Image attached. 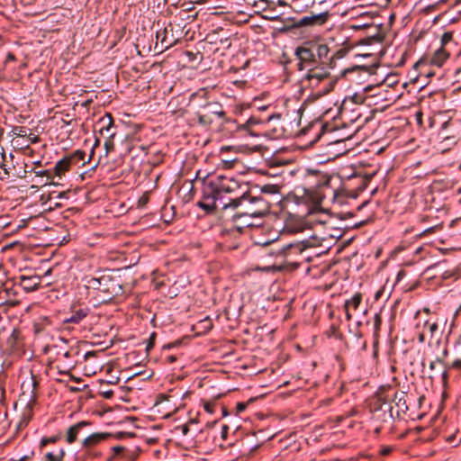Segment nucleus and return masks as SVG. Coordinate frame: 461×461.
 Masks as SVG:
<instances>
[{
	"instance_id": "1",
	"label": "nucleus",
	"mask_w": 461,
	"mask_h": 461,
	"mask_svg": "<svg viewBox=\"0 0 461 461\" xmlns=\"http://www.w3.org/2000/svg\"><path fill=\"white\" fill-rule=\"evenodd\" d=\"M209 186L211 197H207L205 202L199 203L200 207L207 212H225L244 191L242 189L245 185L231 176L219 175L210 181Z\"/></svg>"
},
{
	"instance_id": "2",
	"label": "nucleus",
	"mask_w": 461,
	"mask_h": 461,
	"mask_svg": "<svg viewBox=\"0 0 461 461\" xmlns=\"http://www.w3.org/2000/svg\"><path fill=\"white\" fill-rule=\"evenodd\" d=\"M231 205L229 210L236 211L232 216L234 220L262 218L270 209L269 203L262 197L251 196L247 191H243L240 196L236 197Z\"/></svg>"
},
{
	"instance_id": "3",
	"label": "nucleus",
	"mask_w": 461,
	"mask_h": 461,
	"mask_svg": "<svg viewBox=\"0 0 461 461\" xmlns=\"http://www.w3.org/2000/svg\"><path fill=\"white\" fill-rule=\"evenodd\" d=\"M304 80L312 88H319L316 95L321 96L329 94L335 86L336 80L330 76L328 68L316 66L310 68L304 76Z\"/></svg>"
},
{
	"instance_id": "4",
	"label": "nucleus",
	"mask_w": 461,
	"mask_h": 461,
	"mask_svg": "<svg viewBox=\"0 0 461 461\" xmlns=\"http://www.w3.org/2000/svg\"><path fill=\"white\" fill-rule=\"evenodd\" d=\"M319 245V240L316 238L304 240L298 242H292L286 245H284L280 249H277L276 254L279 256H284L286 258V262L294 265L295 267L300 266L299 263L294 262L292 258H290L293 255H299L303 252L307 248H312Z\"/></svg>"
},
{
	"instance_id": "5",
	"label": "nucleus",
	"mask_w": 461,
	"mask_h": 461,
	"mask_svg": "<svg viewBox=\"0 0 461 461\" xmlns=\"http://www.w3.org/2000/svg\"><path fill=\"white\" fill-rule=\"evenodd\" d=\"M22 396L28 402H32L36 397V387L38 381L31 370L24 371L20 375Z\"/></svg>"
},
{
	"instance_id": "6",
	"label": "nucleus",
	"mask_w": 461,
	"mask_h": 461,
	"mask_svg": "<svg viewBox=\"0 0 461 461\" xmlns=\"http://www.w3.org/2000/svg\"><path fill=\"white\" fill-rule=\"evenodd\" d=\"M305 181L308 186L303 188L297 187L295 191L297 193L303 191V195H311L313 187H327L330 185V177L319 172H309Z\"/></svg>"
},
{
	"instance_id": "7",
	"label": "nucleus",
	"mask_w": 461,
	"mask_h": 461,
	"mask_svg": "<svg viewBox=\"0 0 461 461\" xmlns=\"http://www.w3.org/2000/svg\"><path fill=\"white\" fill-rule=\"evenodd\" d=\"M294 54L299 60L297 66L298 69L301 71L305 69L308 70L310 68H314L318 64L314 50L312 46H300L296 48Z\"/></svg>"
},
{
	"instance_id": "8",
	"label": "nucleus",
	"mask_w": 461,
	"mask_h": 461,
	"mask_svg": "<svg viewBox=\"0 0 461 461\" xmlns=\"http://www.w3.org/2000/svg\"><path fill=\"white\" fill-rule=\"evenodd\" d=\"M97 126H99V131L101 134H104V132L108 135V140L104 143V147L106 149V152H110L113 149V142L110 139L113 138L115 135L114 132L111 131V129L113 126V120L111 114H105L102 118L99 119L97 122Z\"/></svg>"
},
{
	"instance_id": "9",
	"label": "nucleus",
	"mask_w": 461,
	"mask_h": 461,
	"mask_svg": "<svg viewBox=\"0 0 461 461\" xmlns=\"http://www.w3.org/2000/svg\"><path fill=\"white\" fill-rule=\"evenodd\" d=\"M41 284V277L38 275L21 276L19 277V285L23 290L32 292L39 288Z\"/></svg>"
},
{
	"instance_id": "10",
	"label": "nucleus",
	"mask_w": 461,
	"mask_h": 461,
	"mask_svg": "<svg viewBox=\"0 0 461 461\" xmlns=\"http://www.w3.org/2000/svg\"><path fill=\"white\" fill-rule=\"evenodd\" d=\"M329 18L328 13H321L317 14H312L303 16L299 21V25L301 26H313V25H322L324 24Z\"/></svg>"
},
{
	"instance_id": "11",
	"label": "nucleus",
	"mask_w": 461,
	"mask_h": 461,
	"mask_svg": "<svg viewBox=\"0 0 461 461\" xmlns=\"http://www.w3.org/2000/svg\"><path fill=\"white\" fill-rule=\"evenodd\" d=\"M362 301V295L359 293L355 294L350 299L347 300L344 304L346 318L351 321L353 312L357 311Z\"/></svg>"
},
{
	"instance_id": "12",
	"label": "nucleus",
	"mask_w": 461,
	"mask_h": 461,
	"mask_svg": "<svg viewBox=\"0 0 461 461\" xmlns=\"http://www.w3.org/2000/svg\"><path fill=\"white\" fill-rule=\"evenodd\" d=\"M450 56L449 51L444 48H438L432 54L429 63L438 68H441L443 64L448 59Z\"/></svg>"
},
{
	"instance_id": "13",
	"label": "nucleus",
	"mask_w": 461,
	"mask_h": 461,
	"mask_svg": "<svg viewBox=\"0 0 461 461\" xmlns=\"http://www.w3.org/2000/svg\"><path fill=\"white\" fill-rule=\"evenodd\" d=\"M312 48L314 50L315 57L317 59L318 63L323 65L329 59V52L330 49L327 44H315L312 45Z\"/></svg>"
},
{
	"instance_id": "14",
	"label": "nucleus",
	"mask_w": 461,
	"mask_h": 461,
	"mask_svg": "<svg viewBox=\"0 0 461 461\" xmlns=\"http://www.w3.org/2000/svg\"><path fill=\"white\" fill-rule=\"evenodd\" d=\"M108 437V433H93L83 440L82 445L84 447L90 448L99 444Z\"/></svg>"
},
{
	"instance_id": "15",
	"label": "nucleus",
	"mask_w": 461,
	"mask_h": 461,
	"mask_svg": "<svg viewBox=\"0 0 461 461\" xmlns=\"http://www.w3.org/2000/svg\"><path fill=\"white\" fill-rule=\"evenodd\" d=\"M438 325L437 322H429L424 321L423 323V330L418 333V339L420 343H423L426 339V334L429 333L431 337L434 336V333L438 331Z\"/></svg>"
},
{
	"instance_id": "16",
	"label": "nucleus",
	"mask_w": 461,
	"mask_h": 461,
	"mask_svg": "<svg viewBox=\"0 0 461 461\" xmlns=\"http://www.w3.org/2000/svg\"><path fill=\"white\" fill-rule=\"evenodd\" d=\"M89 425L87 421H80L68 428L67 431V442L72 444L76 441L79 431L86 426Z\"/></svg>"
},
{
	"instance_id": "17",
	"label": "nucleus",
	"mask_w": 461,
	"mask_h": 461,
	"mask_svg": "<svg viewBox=\"0 0 461 461\" xmlns=\"http://www.w3.org/2000/svg\"><path fill=\"white\" fill-rule=\"evenodd\" d=\"M72 165L74 164L71 161V158H69L68 156L61 158L56 163L54 167L55 175L58 176H61L63 174L69 170Z\"/></svg>"
},
{
	"instance_id": "18",
	"label": "nucleus",
	"mask_w": 461,
	"mask_h": 461,
	"mask_svg": "<svg viewBox=\"0 0 461 461\" xmlns=\"http://www.w3.org/2000/svg\"><path fill=\"white\" fill-rule=\"evenodd\" d=\"M204 112L207 114H210V117L212 118V116H217L219 118H222L225 116V113L222 110L221 105L219 103L212 102V103H207L203 106Z\"/></svg>"
},
{
	"instance_id": "19",
	"label": "nucleus",
	"mask_w": 461,
	"mask_h": 461,
	"mask_svg": "<svg viewBox=\"0 0 461 461\" xmlns=\"http://www.w3.org/2000/svg\"><path fill=\"white\" fill-rule=\"evenodd\" d=\"M88 313L86 309H79L69 318L64 321L65 323H79Z\"/></svg>"
},
{
	"instance_id": "20",
	"label": "nucleus",
	"mask_w": 461,
	"mask_h": 461,
	"mask_svg": "<svg viewBox=\"0 0 461 461\" xmlns=\"http://www.w3.org/2000/svg\"><path fill=\"white\" fill-rule=\"evenodd\" d=\"M196 118L198 123L202 126H209L212 123V118L210 117V114H207L205 112L203 113H197Z\"/></svg>"
},
{
	"instance_id": "21",
	"label": "nucleus",
	"mask_w": 461,
	"mask_h": 461,
	"mask_svg": "<svg viewBox=\"0 0 461 461\" xmlns=\"http://www.w3.org/2000/svg\"><path fill=\"white\" fill-rule=\"evenodd\" d=\"M65 456V451L63 449H59L58 453L49 452L45 455V458L47 461H62Z\"/></svg>"
},
{
	"instance_id": "22",
	"label": "nucleus",
	"mask_w": 461,
	"mask_h": 461,
	"mask_svg": "<svg viewBox=\"0 0 461 461\" xmlns=\"http://www.w3.org/2000/svg\"><path fill=\"white\" fill-rule=\"evenodd\" d=\"M68 157L71 158V161L73 162V164H76L79 161L85 160L86 153L83 150L77 149L71 153L70 155H68Z\"/></svg>"
},
{
	"instance_id": "23",
	"label": "nucleus",
	"mask_w": 461,
	"mask_h": 461,
	"mask_svg": "<svg viewBox=\"0 0 461 461\" xmlns=\"http://www.w3.org/2000/svg\"><path fill=\"white\" fill-rule=\"evenodd\" d=\"M453 41V32H446L443 33L440 42V48L447 49V46Z\"/></svg>"
},
{
	"instance_id": "24",
	"label": "nucleus",
	"mask_w": 461,
	"mask_h": 461,
	"mask_svg": "<svg viewBox=\"0 0 461 461\" xmlns=\"http://www.w3.org/2000/svg\"><path fill=\"white\" fill-rule=\"evenodd\" d=\"M258 218H242L240 219V225L242 227H258L259 224L255 221ZM238 221L239 220H235Z\"/></svg>"
},
{
	"instance_id": "25",
	"label": "nucleus",
	"mask_w": 461,
	"mask_h": 461,
	"mask_svg": "<svg viewBox=\"0 0 461 461\" xmlns=\"http://www.w3.org/2000/svg\"><path fill=\"white\" fill-rule=\"evenodd\" d=\"M60 439V436H53L49 438H42L40 442L41 448L44 447L48 444H54Z\"/></svg>"
},
{
	"instance_id": "26",
	"label": "nucleus",
	"mask_w": 461,
	"mask_h": 461,
	"mask_svg": "<svg viewBox=\"0 0 461 461\" xmlns=\"http://www.w3.org/2000/svg\"><path fill=\"white\" fill-rule=\"evenodd\" d=\"M28 130L25 127L15 126L12 130V135L15 137H26Z\"/></svg>"
},
{
	"instance_id": "27",
	"label": "nucleus",
	"mask_w": 461,
	"mask_h": 461,
	"mask_svg": "<svg viewBox=\"0 0 461 461\" xmlns=\"http://www.w3.org/2000/svg\"><path fill=\"white\" fill-rule=\"evenodd\" d=\"M279 188L276 185H264L261 187V192L266 194H276Z\"/></svg>"
},
{
	"instance_id": "28",
	"label": "nucleus",
	"mask_w": 461,
	"mask_h": 461,
	"mask_svg": "<svg viewBox=\"0 0 461 461\" xmlns=\"http://www.w3.org/2000/svg\"><path fill=\"white\" fill-rule=\"evenodd\" d=\"M89 286H91L94 289H100L101 285V279L100 278H91L88 281Z\"/></svg>"
},
{
	"instance_id": "29",
	"label": "nucleus",
	"mask_w": 461,
	"mask_h": 461,
	"mask_svg": "<svg viewBox=\"0 0 461 461\" xmlns=\"http://www.w3.org/2000/svg\"><path fill=\"white\" fill-rule=\"evenodd\" d=\"M450 369L456 370L461 373V359H456L454 360L451 365L449 366Z\"/></svg>"
},
{
	"instance_id": "30",
	"label": "nucleus",
	"mask_w": 461,
	"mask_h": 461,
	"mask_svg": "<svg viewBox=\"0 0 461 461\" xmlns=\"http://www.w3.org/2000/svg\"><path fill=\"white\" fill-rule=\"evenodd\" d=\"M456 436L455 434H452L447 438V441L450 444H453L454 447L458 446L461 443V438H459L457 441L456 440Z\"/></svg>"
},
{
	"instance_id": "31",
	"label": "nucleus",
	"mask_w": 461,
	"mask_h": 461,
	"mask_svg": "<svg viewBox=\"0 0 461 461\" xmlns=\"http://www.w3.org/2000/svg\"><path fill=\"white\" fill-rule=\"evenodd\" d=\"M214 407H215V405L211 402H205L203 405L204 410L209 413L214 412Z\"/></svg>"
},
{
	"instance_id": "32",
	"label": "nucleus",
	"mask_w": 461,
	"mask_h": 461,
	"mask_svg": "<svg viewBox=\"0 0 461 461\" xmlns=\"http://www.w3.org/2000/svg\"><path fill=\"white\" fill-rule=\"evenodd\" d=\"M382 320L380 314L376 313L375 316V329L377 330L380 329Z\"/></svg>"
},
{
	"instance_id": "33",
	"label": "nucleus",
	"mask_w": 461,
	"mask_h": 461,
	"mask_svg": "<svg viewBox=\"0 0 461 461\" xmlns=\"http://www.w3.org/2000/svg\"><path fill=\"white\" fill-rule=\"evenodd\" d=\"M447 353H448V351H447V347H444L443 351H442V355L437 357V361L439 362V363H442L444 358L447 356Z\"/></svg>"
},
{
	"instance_id": "34",
	"label": "nucleus",
	"mask_w": 461,
	"mask_h": 461,
	"mask_svg": "<svg viewBox=\"0 0 461 461\" xmlns=\"http://www.w3.org/2000/svg\"><path fill=\"white\" fill-rule=\"evenodd\" d=\"M26 137L32 143H37L40 140V138L32 133L27 134Z\"/></svg>"
},
{
	"instance_id": "35",
	"label": "nucleus",
	"mask_w": 461,
	"mask_h": 461,
	"mask_svg": "<svg viewBox=\"0 0 461 461\" xmlns=\"http://www.w3.org/2000/svg\"><path fill=\"white\" fill-rule=\"evenodd\" d=\"M228 431H229V427L227 425H223L222 428H221V438H222V439H226L227 438Z\"/></svg>"
},
{
	"instance_id": "36",
	"label": "nucleus",
	"mask_w": 461,
	"mask_h": 461,
	"mask_svg": "<svg viewBox=\"0 0 461 461\" xmlns=\"http://www.w3.org/2000/svg\"><path fill=\"white\" fill-rule=\"evenodd\" d=\"M37 176H46L48 178L51 177V173L50 170H41L36 172Z\"/></svg>"
},
{
	"instance_id": "37",
	"label": "nucleus",
	"mask_w": 461,
	"mask_h": 461,
	"mask_svg": "<svg viewBox=\"0 0 461 461\" xmlns=\"http://www.w3.org/2000/svg\"><path fill=\"white\" fill-rule=\"evenodd\" d=\"M179 429L184 436H186L189 432V427L187 424L181 425Z\"/></svg>"
},
{
	"instance_id": "38",
	"label": "nucleus",
	"mask_w": 461,
	"mask_h": 461,
	"mask_svg": "<svg viewBox=\"0 0 461 461\" xmlns=\"http://www.w3.org/2000/svg\"><path fill=\"white\" fill-rule=\"evenodd\" d=\"M392 452L391 447H384L381 450V455L383 456H388Z\"/></svg>"
},
{
	"instance_id": "39",
	"label": "nucleus",
	"mask_w": 461,
	"mask_h": 461,
	"mask_svg": "<svg viewBox=\"0 0 461 461\" xmlns=\"http://www.w3.org/2000/svg\"><path fill=\"white\" fill-rule=\"evenodd\" d=\"M246 407H247V405H246V403H244V402H239V403L237 404V410H238V411H240V412H241V411H245Z\"/></svg>"
},
{
	"instance_id": "40",
	"label": "nucleus",
	"mask_w": 461,
	"mask_h": 461,
	"mask_svg": "<svg viewBox=\"0 0 461 461\" xmlns=\"http://www.w3.org/2000/svg\"><path fill=\"white\" fill-rule=\"evenodd\" d=\"M15 60V56L12 52H8L6 55L5 62Z\"/></svg>"
},
{
	"instance_id": "41",
	"label": "nucleus",
	"mask_w": 461,
	"mask_h": 461,
	"mask_svg": "<svg viewBox=\"0 0 461 461\" xmlns=\"http://www.w3.org/2000/svg\"><path fill=\"white\" fill-rule=\"evenodd\" d=\"M92 102H93V100H92V99H87V100H86V101L82 102V103L80 104V105H81L82 107H84V108H87V107L92 104Z\"/></svg>"
},
{
	"instance_id": "42",
	"label": "nucleus",
	"mask_w": 461,
	"mask_h": 461,
	"mask_svg": "<svg viewBox=\"0 0 461 461\" xmlns=\"http://www.w3.org/2000/svg\"><path fill=\"white\" fill-rule=\"evenodd\" d=\"M103 395L105 399H111L113 395V391H106V392H104L103 393Z\"/></svg>"
},
{
	"instance_id": "43",
	"label": "nucleus",
	"mask_w": 461,
	"mask_h": 461,
	"mask_svg": "<svg viewBox=\"0 0 461 461\" xmlns=\"http://www.w3.org/2000/svg\"><path fill=\"white\" fill-rule=\"evenodd\" d=\"M124 450V447H121V446H117V447H113V451L116 455L122 453V451Z\"/></svg>"
},
{
	"instance_id": "44",
	"label": "nucleus",
	"mask_w": 461,
	"mask_h": 461,
	"mask_svg": "<svg viewBox=\"0 0 461 461\" xmlns=\"http://www.w3.org/2000/svg\"><path fill=\"white\" fill-rule=\"evenodd\" d=\"M231 149V147L230 146H224L221 149L220 152H221V155H223L225 152L229 151Z\"/></svg>"
},
{
	"instance_id": "45",
	"label": "nucleus",
	"mask_w": 461,
	"mask_h": 461,
	"mask_svg": "<svg viewBox=\"0 0 461 461\" xmlns=\"http://www.w3.org/2000/svg\"><path fill=\"white\" fill-rule=\"evenodd\" d=\"M444 141H448L450 144H454L455 143V140H454V138L453 137H445L444 138V140L442 141V143Z\"/></svg>"
},
{
	"instance_id": "46",
	"label": "nucleus",
	"mask_w": 461,
	"mask_h": 461,
	"mask_svg": "<svg viewBox=\"0 0 461 461\" xmlns=\"http://www.w3.org/2000/svg\"><path fill=\"white\" fill-rule=\"evenodd\" d=\"M437 363H438V362L437 361V358H436L434 361H431V362L429 363V368H430L431 370H434V369L436 368V364H437Z\"/></svg>"
},
{
	"instance_id": "47",
	"label": "nucleus",
	"mask_w": 461,
	"mask_h": 461,
	"mask_svg": "<svg viewBox=\"0 0 461 461\" xmlns=\"http://www.w3.org/2000/svg\"><path fill=\"white\" fill-rule=\"evenodd\" d=\"M365 27H366V25H361V24H353V25H351V28H353L355 30L365 28Z\"/></svg>"
},
{
	"instance_id": "48",
	"label": "nucleus",
	"mask_w": 461,
	"mask_h": 461,
	"mask_svg": "<svg viewBox=\"0 0 461 461\" xmlns=\"http://www.w3.org/2000/svg\"><path fill=\"white\" fill-rule=\"evenodd\" d=\"M355 103H362V97L357 96V95L353 97Z\"/></svg>"
},
{
	"instance_id": "49",
	"label": "nucleus",
	"mask_w": 461,
	"mask_h": 461,
	"mask_svg": "<svg viewBox=\"0 0 461 461\" xmlns=\"http://www.w3.org/2000/svg\"><path fill=\"white\" fill-rule=\"evenodd\" d=\"M274 240H275V239H272V240H266V241H263V242L258 241V243H259V244H262V245L266 246V245L270 244L272 241H274Z\"/></svg>"
},
{
	"instance_id": "50",
	"label": "nucleus",
	"mask_w": 461,
	"mask_h": 461,
	"mask_svg": "<svg viewBox=\"0 0 461 461\" xmlns=\"http://www.w3.org/2000/svg\"><path fill=\"white\" fill-rule=\"evenodd\" d=\"M167 360L168 362L173 363L176 360V357L175 356H169L167 357Z\"/></svg>"
},
{
	"instance_id": "51",
	"label": "nucleus",
	"mask_w": 461,
	"mask_h": 461,
	"mask_svg": "<svg viewBox=\"0 0 461 461\" xmlns=\"http://www.w3.org/2000/svg\"><path fill=\"white\" fill-rule=\"evenodd\" d=\"M255 123H258V122L255 119H253V118H250L247 122V124H255Z\"/></svg>"
},
{
	"instance_id": "52",
	"label": "nucleus",
	"mask_w": 461,
	"mask_h": 461,
	"mask_svg": "<svg viewBox=\"0 0 461 461\" xmlns=\"http://www.w3.org/2000/svg\"><path fill=\"white\" fill-rule=\"evenodd\" d=\"M158 398H160L162 400H167L168 399L167 396L163 395V394L159 395Z\"/></svg>"
},
{
	"instance_id": "53",
	"label": "nucleus",
	"mask_w": 461,
	"mask_h": 461,
	"mask_svg": "<svg viewBox=\"0 0 461 461\" xmlns=\"http://www.w3.org/2000/svg\"><path fill=\"white\" fill-rule=\"evenodd\" d=\"M330 402H331V399H327L324 401V404L329 405L330 403Z\"/></svg>"
},
{
	"instance_id": "54",
	"label": "nucleus",
	"mask_w": 461,
	"mask_h": 461,
	"mask_svg": "<svg viewBox=\"0 0 461 461\" xmlns=\"http://www.w3.org/2000/svg\"><path fill=\"white\" fill-rule=\"evenodd\" d=\"M402 275H403V272H402V271H400V272L398 273V279H399L400 277H402Z\"/></svg>"
},
{
	"instance_id": "55",
	"label": "nucleus",
	"mask_w": 461,
	"mask_h": 461,
	"mask_svg": "<svg viewBox=\"0 0 461 461\" xmlns=\"http://www.w3.org/2000/svg\"><path fill=\"white\" fill-rule=\"evenodd\" d=\"M402 275H403V272H402V271H400V272L398 273V279H399L400 277H402Z\"/></svg>"
},
{
	"instance_id": "56",
	"label": "nucleus",
	"mask_w": 461,
	"mask_h": 461,
	"mask_svg": "<svg viewBox=\"0 0 461 461\" xmlns=\"http://www.w3.org/2000/svg\"><path fill=\"white\" fill-rule=\"evenodd\" d=\"M28 458L27 456L21 457L20 461H25Z\"/></svg>"
},
{
	"instance_id": "57",
	"label": "nucleus",
	"mask_w": 461,
	"mask_h": 461,
	"mask_svg": "<svg viewBox=\"0 0 461 461\" xmlns=\"http://www.w3.org/2000/svg\"><path fill=\"white\" fill-rule=\"evenodd\" d=\"M353 69H354V68H352V70H353ZM349 71H351V69H345V70L343 71V74L345 75V74H347V73H348V72H349Z\"/></svg>"
},
{
	"instance_id": "58",
	"label": "nucleus",
	"mask_w": 461,
	"mask_h": 461,
	"mask_svg": "<svg viewBox=\"0 0 461 461\" xmlns=\"http://www.w3.org/2000/svg\"><path fill=\"white\" fill-rule=\"evenodd\" d=\"M64 357H69V352H66V353L64 354Z\"/></svg>"
},
{
	"instance_id": "59",
	"label": "nucleus",
	"mask_w": 461,
	"mask_h": 461,
	"mask_svg": "<svg viewBox=\"0 0 461 461\" xmlns=\"http://www.w3.org/2000/svg\"><path fill=\"white\" fill-rule=\"evenodd\" d=\"M402 406L404 407V409H407V406L405 405V402H403Z\"/></svg>"
},
{
	"instance_id": "60",
	"label": "nucleus",
	"mask_w": 461,
	"mask_h": 461,
	"mask_svg": "<svg viewBox=\"0 0 461 461\" xmlns=\"http://www.w3.org/2000/svg\"><path fill=\"white\" fill-rule=\"evenodd\" d=\"M416 328H417V329H419V328H420V323H417Z\"/></svg>"
},
{
	"instance_id": "61",
	"label": "nucleus",
	"mask_w": 461,
	"mask_h": 461,
	"mask_svg": "<svg viewBox=\"0 0 461 461\" xmlns=\"http://www.w3.org/2000/svg\"><path fill=\"white\" fill-rule=\"evenodd\" d=\"M458 193L461 194V188L458 189Z\"/></svg>"
},
{
	"instance_id": "62",
	"label": "nucleus",
	"mask_w": 461,
	"mask_h": 461,
	"mask_svg": "<svg viewBox=\"0 0 461 461\" xmlns=\"http://www.w3.org/2000/svg\"><path fill=\"white\" fill-rule=\"evenodd\" d=\"M458 168H459V170H461V164L459 165Z\"/></svg>"
},
{
	"instance_id": "63",
	"label": "nucleus",
	"mask_w": 461,
	"mask_h": 461,
	"mask_svg": "<svg viewBox=\"0 0 461 461\" xmlns=\"http://www.w3.org/2000/svg\"><path fill=\"white\" fill-rule=\"evenodd\" d=\"M459 203H461V199L459 200Z\"/></svg>"
},
{
	"instance_id": "64",
	"label": "nucleus",
	"mask_w": 461,
	"mask_h": 461,
	"mask_svg": "<svg viewBox=\"0 0 461 461\" xmlns=\"http://www.w3.org/2000/svg\"><path fill=\"white\" fill-rule=\"evenodd\" d=\"M459 72H461V69L459 70Z\"/></svg>"
}]
</instances>
